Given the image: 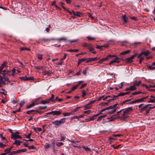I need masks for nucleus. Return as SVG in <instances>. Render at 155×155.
Instances as JSON below:
<instances>
[{
    "mask_svg": "<svg viewBox=\"0 0 155 155\" xmlns=\"http://www.w3.org/2000/svg\"><path fill=\"white\" fill-rule=\"evenodd\" d=\"M56 40L58 41H62L64 42L66 41H67V38H57Z\"/></svg>",
    "mask_w": 155,
    "mask_h": 155,
    "instance_id": "nucleus-26",
    "label": "nucleus"
},
{
    "mask_svg": "<svg viewBox=\"0 0 155 155\" xmlns=\"http://www.w3.org/2000/svg\"><path fill=\"white\" fill-rule=\"evenodd\" d=\"M140 44V42H135V43H132L131 44V45H139V44Z\"/></svg>",
    "mask_w": 155,
    "mask_h": 155,
    "instance_id": "nucleus-61",
    "label": "nucleus"
},
{
    "mask_svg": "<svg viewBox=\"0 0 155 155\" xmlns=\"http://www.w3.org/2000/svg\"><path fill=\"white\" fill-rule=\"evenodd\" d=\"M21 143V141H18V140H15L13 144H16V145L18 146V145H20V143Z\"/></svg>",
    "mask_w": 155,
    "mask_h": 155,
    "instance_id": "nucleus-25",
    "label": "nucleus"
},
{
    "mask_svg": "<svg viewBox=\"0 0 155 155\" xmlns=\"http://www.w3.org/2000/svg\"><path fill=\"white\" fill-rule=\"evenodd\" d=\"M147 67L150 70H153L155 69V66H154V65H153L152 64V65H149Z\"/></svg>",
    "mask_w": 155,
    "mask_h": 155,
    "instance_id": "nucleus-36",
    "label": "nucleus"
},
{
    "mask_svg": "<svg viewBox=\"0 0 155 155\" xmlns=\"http://www.w3.org/2000/svg\"><path fill=\"white\" fill-rule=\"evenodd\" d=\"M65 139V136H63L61 135V141H63Z\"/></svg>",
    "mask_w": 155,
    "mask_h": 155,
    "instance_id": "nucleus-60",
    "label": "nucleus"
},
{
    "mask_svg": "<svg viewBox=\"0 0 155 155\" xmlns=\"http://www.w3.org/2000/svg\"><path fill=\"white\" fill-rule=\"evenodd\" d=\"M78 49H74V50H72V49H69L67 51H69L71 52H77L78 51Z\"/></svg>",
    "mask_w": 155,
    "mask_h": 155,
    "instance_id": "nucleus-39",
    "label": "nucleus"
},
{
    "mask_svg": "<svg viewBox=\"0 0 155 155\" xmlns=\"http://www.w3.org/2000/svg\"><path fill=\"white\" fill-rule=\"evenodd\" d=\"M54 95H53V94H51V97L48 99L50 100V101L54 102Z\"/></svg>",
    "mask_w": 155,
    "mask_h": 155,
    "instance_id": "nucleus-32",
    "label": "nucleus"
},
{
    "mask_svg": "<svg viewBox=\"0 0 155 155\" xmlns=\"http://www.w3.org/2000/svg\"><path fill=\"white\" fill-rule=\"evenodd\" d=\"M73 14L78 17L81 16V13L79 12H73Z\"/></svg>",
    "mask_w": 155,
    "mask_h": 155,
    "instance_id": "nucleus-20",
    "label": "nucleus"
},
{
    "mask_svg": "<svg viewBox=\"0 0 155 155\" xmlns=\"http://www.w3.org/2000/svg\"><path fill=\"white\" fill-rule=\"evenodd\" d=\"M61 112L60 111H53L52 115H59L61 114Z\"/></svg>",
    "mask_w": 155,
    "mask_h": 155,
    "instance_id": "nucleus-15",
    "label": "nucleus"
},
{
    "mask_svg": "<svg viewBox=\"0 0 155 155\" xmlns=\"http://www.w3.org/2000/svg\"><path fill=\"white\" fill-rule=\"evenodd\" d=\"M64 144L62 142H56V145L58 147H60Z\"/></svg>",
    "mask_w": 155,
    "mask_h": 155,
    "instance_id": "nucleus-35",
    "label": "nucleus"
},
{
    "mask_svg": "<svg viewBox=\"0 0 155 155\" xmlns=\"http://www.w3.org/2000/svg\"><path fill=\"white\" fill-rule=\"evenodd\" d=\"M82 96L83 97H84L86 95V91H84L82 92Z\"/></svg>",
    "mask_w": 155,
    "mask_h": 155,
    "instance_id": "nucleus-51",
    "label": "nucleus"
},
{
    "mask_svg": "<svg viewBox=\"0 0 155 155\" xmlns=\"http://www.w3.org/2000/svg\"><path fill=\"white\" fill-rule=\"evenodd\" d=\"M50 147H51V145L46 143V145L45 146V149L48 148H49Z\"/></svg>",
    "mask_w": 155,
    "mask_h": 155,
    "instance_id": "nucleus-55",
    "label": "nucleus"
},
{
    "mask_svg": "<svg viewBox=\"0 0 155 155\" xmlns=\"http://www.w3.org/2000/svg\"><path fill=\"white\" fill-rule=\"evenodd\" d=\"M20 50L21 51H24V50H28V51H30V49L28 48H25V47H22V48H20Z\"/></svg>",
    "mask_w": 155,
    "mask_h": 155,
    "instance_id": "nucleus-48",
    "label": "nucleus"
},
{
    "mask_svg": "<svg viewBox=\"0 0 155 155\" xmlns=\"http://www.w3.org/2000/svg\"><path fill=\"white\" fill-rule=\"evenodd\" d=\"M72 114V112H71L69 113H63V115L64 116H69L70 115Z\"/></svg>",
    "mask_w": 155,
    "mask_h": 155,
    "instance_id": "nucleus-30",
    "label": "nucleus"
},
{
    "mask_svg": "<svg viewBox=\"0 0 155 155\" xmlns=\"http://www.w3.org/2000/svg\"><path fill=\"white\" fill-rule=\"evenodd\" d=\"M11 138L15 140L16 139L21 138L22 137L19 135L12 133L11 135Z\"/></svg>",
    "mask_w": 155,
    "mask_h": 155,
    "instance_id": "nucleus-7",
    "label": "nucleus"
},
{
    "mask_svg": "<svg viewBox=\"0 0 155 155\" xmlns=\"http://www.w3.org/2000/svg\"><path fill=\"white\" fill-rule=\"evenodd\" d=\"M66 118H62L59 120H56L52 122L53 124H54L55 125H58L62 124H64L65 122Z\"/></svg>",
    "mask_w": 155,
    "mask_h": 155,
    "instance_id": "nucleus-3",
    "label": "nucleus"
},
{
    "mask_svg": "<svg viewBox=\"0 0 155 155\" xmlns=\"http://www.w3.org/2000/svg\"><path fill=\"white\" fill-rule=\"evenodd\" d=\"M87 38L89 41H92L94 40L95 39V38L91 36H88L87 37Z\"/></svg>",
    "mask_w": 155,
    "mask_h": 155,
    "instance_id": "nucleus-34",
    "label": "nucleus"
},
{
    "mask_svg": "<svg viewBox=\"0 0 155 155\" xmlns=\"http://www.w3.org/2000/svg\"><path fill=\"white\" fill-rule=\"evenodd\" d=\"M137 55V54H135L134 55H132L130 57L127 58L126 59V61L127 62L129 63H131L134 61L133 59Z\"/></svg>",
    "mask_w": 155,
    "mask_h": 155,
    "instance_id": "nucleus-5",
    "label": "nucleus"
},
{
    "mask_svg": "<svg viewBox=\"0 0 155 155\" xmlns=\"http://www.w3.org/2000/svg\"><path fill=\"white\" fill-rule=\"evenodd\" d=\"M86 58H82L80 59H79V62H81V63L85 61L86 60Z\"/></svg>",
    "mask_w": 155,
    "mask_h": 155,
    "instance_id": "nucleus-53",
    "label": "nucleus"
},
{
    "mask_svg": "<svg viewBox=\"0 0 155 155\" xmlns=\"http://www.w3.org/2000/svg\"><path fill=\"white\" fill-rule=\"evenodd\" d=\"M50 101V100L48 99L46 100L42 101L41 103L45 104L49 103Z\"/></svg>",
    "mask_w": 155,
    "mask_h": 155,
    "instance_id": "nucleus-28",
    "label": "nucleus"
},
{
    "mask_svg": "<svg viewBox=\"0 0 155 155\" xmlns=\"http://www.w3.org/2000/svg\"><path fill=\"white\" fill-rule=\"evenodd\" d=\"M71 119H79V116H73V117H71Z\"/></svg>",
    "mask_w": 155,
    "mask_h": 155,
    "instance_id": "nucleus-63",
    "label": "nucleus"
},
{
    "mask_svg": "<svg viewBox=\"0 0 155 155\" xmlns=\"http://www.w3.org/2000/svg\"><path fill=\"white\" fill-rule=\"evenodd\" d=\"M91 112V111L90 110H86L84 111V113L85 114H90Z\"/></svg>",
    "mask_w": 155,
    "mask_h": 155,
    "instance_id": "nucleus-56",
    "label": "nucleus"
},
{
    "mask_svg": "<svg viewBox=\"0 0 155 155\" xmlns=\"http://www.w3.org/2000/svg\"><path fill=\"white\" fill-rule=\"evenodd\" d=\"M123 19L124 22H126L127 21V18L126 17L125 15H124L123 17Z\"/></svg>",
    "mask_w": 155,
    "mask_h": 155,
    "instance_id": "nucleus-45",
    "label": "nucleus"
},
{
    "mask_svg": "<svg viewBox=\"0 0 155 155\" xmlns=\"http://www.w3.org/2000/svg\"><path fill=\"white\" fill-rule=\"evenodd\" d=\"M118 104H116L113 106H111L109 107L106 108V109L107 110H110L107 111V113L108 114H114L115 113L116 110L118 108L117 106Z\"/></svg>",
    "mask_w": 155,
    "mask_h": 155,
    "instance_id": "nucleus-1",
    "label": "nucleus"
},
{
    "mask_svg": "<svg viewBox=\"0 0 155 155\" xmlns=\"http://www.w3.org/2000/svg\"><path fill=\"white\" fill-rule=\"evenodd\" d=\"M128 92H127L126 93H123V92H120L119 93V94H118L117 96H124L125 94H128Z\"/></svg>",
    "mask_w": 155,
    "mask_h": 155,
    "instance_id": "nucleus-33",
    "label": "nucleus"
},
{
    "mask_svg": "<svg viewBox=\"0 0 155 155\" xmlns=\"http://www.w3.org/2000/svg\"><path fill=\"white\" fill-rule=\"evenodd\" d=\"M6 66V63H3L2 65L1 66V67H0L1 68H2V70H3V68L5 66Z\"/></svg>",
    "mask_w": 155,
    "mask_h": 155,
    "instance_id": "nucleus-54",
    "label": "nucleus"
},
{
    "mask_svg": "<svg viewBox=\"0 0 155 155\" xmlns=\"http://www.w3.org/2000/svg\"><path fill=\"white\" fill-rule=\"evenodd\" d=\"M10 149H9V148L5 150L4 151L6 154L9 153L10 152Z\"/></svg>",
    "mask_w": 155,
    "mask_h": 155,
    "instance_id": "nucleus-42",
    "label": "nucleus"
},
{
    "mask_svg": "<svg viewBox=\"0 0 155 155\" xmlns=\"http://www.w3.org/2000/svg\"><path fill=\"white\" fill-rule=\"evenodd\" d=\"M143 53L145 56H147L150 53L149 51H143Z\"/></svg>",
    "mask_w": 155,
    "mask_h": 155,
    "instance_id": "nucleus-38",
    "label": "nucleus"
},
{
    "mask_svg": "<svg viewBox=\"0 0 155 155\" xmlns=\"http://www.w3.org/2000/svg\"><path fill=\"white\" fill-rule=\"evenodd\" d=\"M128 43V42L127 41H123L121 42V45H126Z\"/></svg>",
    "mask_w": 155,
    "mask_h": 155,
    "instance_id": "nucleus-37",
    "label": "nucleus"
},
{
    "mask_svg": "<svg viewBox=\"0 0 155 155\" xmlns=\"http://www.w3.org/2000/svg\"><path fill=\"white\" fill-rule=\"evenodd\" d=\"M5 144H3L2 142H0V147L1 148H3L6 146Z\"/></svg>",
    "mask_w": 155,
    "mask_h": 155,
    "instance_id": "nucleus-50",
    "label": "nucleus"
},
{
    "mask_svg": "<svg viewBox=\"0 0 155 155\" xmlns=\"http://www.w3.org/2000/svg\"><path fill=\"white\" fill-rule=\"evenodd\" d=\"M107 104V103L102 102L100 103L99 104V105L100 106H101V107H103L105 106Z\"/></svg>",
    "mask_w": 155,
    "mask_h": 155,
    "instance_id": "nucleus-47",
    "label": "nucleus"
},
{
    "mask_svg": "<svg viewBox=\"0 0 155 155\" xmlns=\"http://www.w3.org/2000/svg\"><path fill=\"white\" fill-rule=\"evenodd\" d=\"M44 73L45 74L49 75L50 74V72L49 71H45L44 72Z\"/></svg>",
    "mask_w": 155,
    "mask_h": 155,
    "instance_id": "nucleus-58",
    "label": "nucleus"
},
{
    "mask_svg": "<svg viewBox=\"0 0 155 155\" xmlns=\"http://www.w3.org/2000/svg\"><path fill=\"white\" fill-rule=\"evenodd\" d=\"M121 58H120L116 57L114 59L112 60L110 63L109 64L111 65V64L114 63H119L120 62V60H121Z\"/></svg>",
    "mask_w": 155,
    "mask_h": 155,
    "instance_id": "nucleus-4",
    "label": "nucleus"
},
{
    "mask_svg": "<svg viewBox=\"0 0 155 155\" xmlns=\"http://www.w3.org/2000/svg\"><path fill=\"white\" fill-rule=\"evenodd\" d=\"M108 96L106 97H104L103 96H102L100 97H99L98 99V101H100L101 99H102L103 100H104L107 99Z\"/></svg>",
    "mask_w": 155,
    "mask_h": 155,
    "instance_id": "nucleus-29",
    "label": "nucleus"
},
{
    "mask_svg": "<svg viewBox=\"0 0 155 155\" xmlns=\"http://www.w3.org/2000/svg\"><path fill=\"white\" fill-rule=\"evenodd\" d=\"M5 83L4 76H1L0 78V87H2Z\"/></svg>",
    "mask_w": 155,
    "mask_h": 155,
    "instance_id": "nucleus-8",
    "label": "nucleus"
},
{
    "mask_svg": "<svg viewBox=\"0 0 155 155\" xmlns=\"http://www.w3.org/2000/svg\"><path fill=\"white\" fill-rule=\"evenodd\" d=\"M20 78L21 79V80H24V81H27L28 80V78L26 77H23Z\"/></svg>",
    "mask_w": 155,
    "mask_h": 155,
    "instance_id": "nucleus-44",
    "label": "nucleus"
},
{
    "mask_svg": "<svg viewBox=\"0 0 155 155\" xmlns=\"http://www.w3.org/2000/svg\"><path fill=\"white\" fill-rule=\"evenodd\" d=\"M128 115L130 114L133 111L132 107H129L123 110Z\"/></svg>",
    "mask_w": 155,
    "mask_h": 155,
    "instance_id": "nucleus-6",
    "label": "nucleus"
},
{
    "mask_svg": "<svg viewBox=\"0 0 155 155\" xmlns=\"http://www.w3.org/2000/svg\"><path fill=\"white\" fill-rule=\"evenodd\" d=\"M148 103H154L155 101L154 99H149V101L148 102Z\"/></svg>",
    "mask_w": 155,
    "mask_h": 155,
    "instance_id": "nucleus-62",
    "label": "nucleus"
},
{
    "mask_svg": "<svg viewBox=\"0 0 155 155\" xmlns=\"http://www.w3.org/2000/svg\"><path fill=\"white\" fill-rule=\"evenodd\" d=\"M82 46L84 47H87L90 48L91 46V44L89 43H84L82 45Z\"/></svg>",
    "mask_w": 155,
    "mask_h": 155,
    "instance_id": "nucleus-23",
    "label": "nucleus"
},
{
    "mask_svg": "<svg viewBox=\"0 0 155 155\" xmlns=\"http://www.w3.org/2000/svg\"><path fill=\"white\" fill-rule=\"evenodd\" d=\"M89 51L92 53L93 54H96V51H94V49L92 48L91 47H91L90 48H89Z\"/></svg>",
    "mask_w": 155,
    "mask_h": 155,
    "instance_id": "nucleus-16",
    "label": "nucleus"
},
{
    "mask_svg": "<svg viewBox=\"0 0 155 155\" xmlns=\"http://www.w3.org/2000/svg\"><path fill=\"white\" fill-rule=\"evenodd\" d=\"M92 106V105H91L88 103L84 106V110H86L90 109Z\"/></svg>",
    "mask_w": 155,
    "mask_h": 155,
    "instance_id": "nucleus-19",
    "label": "nucleus"
},
{
    "mask_svg": "<svg viewBox=\"0 0 155 155\" xmlns=\"http://www.w3.org/2000/svg\"><path fill=\"white\" fill-rule=\"evenodd\" d=\"M98 59L97 57H95L94 58H90L88 59L87 61L86 62H88L91 61H95L98 60Z\"/></svg>",
    "mask_w": 155,
    "mask_h": 155,
    "instance_id": "nucleus-13",
    "label": "nucleus"
},
{
    "mask_svg": "<svg viewBox=\"0 0 155 155\" xmlns=\"http://www.w3.org/2000/svg\"><path fill=\"white\" fill-rule=\"evenodd\" d=\"M79 85H75L73 86L71 89V91H72L76 89L77 87Z\"/></svg>",
    "mask_w": 155,
    "mask_h": 155,
    "instance_id": "nucleus-49",
    "label": "nucleus"
},
{
    "mask_svg": "<svg viewBox=\"0 0 155 155\" xmlns=\"http://www.w3.org/2000/svg\"><path fill=\"white\" fill-rule=\"evenodd\" d=\"M141 82L140 81H134V84L135 86V87H137V86H138L139 85L141 84Z\"/></svg>",
    "mask_w": 155,
    "mask_h": 155,
    "instance_id": "nucleus-12",
    "label": "nucleus"
},
{
    "mask_svg": "<svg viewBox=\"0 0 155 155\" xmlns=\"http://www.w3.org/2000/svg\"><path fill=\"white\" fill-rule=\"evenodd\" d=\"M107 60V57H105L101 59L100 61H99L98 63L100 64H101L103 62L106 61Z\"/></svg>",
    "mask_w": 155,
    "mask_h": 155,
    "instance_id": "nucleus-24",
    "label": "nucleus"
},
{
    "mask_svg": "<svg viewBox=\"0 0 155 155\" xmlns=\"http://www.w3.org/2000/svg\"><path fill=\"white\" fill-rule=\"evenodd\" d=\"M42 55H43L42 54H38L37 56L38 59L41 60H42Z\"/></svg>",
    "mask_w": 155,
    "mask_h": 155,
    "instance_id": "nucleus-41",
    "label": "nucleus"
},
{
    "mask_svg": "<svg viewBox=\"0 0 155 155\" xmlns=\"http://www.w3.org/2000/svg\"><path fill=\"white\" fill-rule=\"evenodd\" d=\"M137 89V87H135V86L133 84V85L131 86L130 87L127 88L125 90L126 91H134L136 90Z\"/></svg>",
    "mask_w": 155,
    "mask_h": 155,
    "instance_id": "nucleus-9",
    "label": "nucleus"
},
{
    "mask_svg": "<svg viewBox=\"0 0 155 155\" xmlns=\"http://www.w3.org/2000/svg\"><path fill=\"white\" fill-rule=\"evenodd\" d=\"M42 68V66H36L35 67V68L38 69H41Z\"/></svg>",
    "mask_w": 155,
    "mask_h": 155,
    "instance_id": "nucleus-57",
    "label": "nucleus"
},
{
    "mask_svg": "<svg viewBox=\"0 0 155 155\" xmlns=\"http://www.w3.org/2000/svg\"><path fill=\"white\" fill-rule=\"evenodd\" d=\"M37 104H38V103H37L36 101H34L31 104L28 106H27L26 108H29L31 107L34 106L35 105Z\"/></svg>",
    "mask_w": 155,
    "mask_h": 155,
    "instance_id": "nucleus-14",
    "label": "nucleus"
},
{
    "mask_svg": "<svg viewBox=\"0 0 155 155\" xmlns=\"http://www.w3.org/2000/svg\"><path fill=\"white\" fill-rule=\"evenodd\" d=\"M115 115H113L110 118H107V119L109 120V121H112L114 120L116 118L115 117Z\"/></svg>",
    "mask_w": 155,
    "mask_h": 155,
    "instance_id": "nucleus-17",
    "label": "nucleus"
},
{
    "mask_svg": "<svg viewBox=\"0 0 155 155\" xmlns=\"http://www.w3.org/2000/svg\"><path fill=\"white\" fill-rule=\"evenodd\" d=\"M87 85V84L86 83H84L82 84L81 86L80 87V89H81L82 88H83L84 87H85Z\"/></svg>",
    "mask_w": 155,
    "mask_h": 155,
    "instance_id": "nucleus-64",
    "label": "nucleus"
},
{
    "mask_svg": "<svg viewBox=\"0 0 155 155\" xmlns=\"http://www.w3.org/2000/svg\"><path fill=\"white\" fill-rule=\"evenodd\" d=\"M145 101V98H141L136 99L133 101V103H141Z\"/></svg>",
    "mask_w": 155,
    "mask_h": 155,
    "instance_id": "nucleus-10",
    "label": "nucleus"
},
{
    "mask_svg": "<svg viewBox=\"0 0 155 155\" xmlns=\"http://www.w3.org/2000/svg\"><path fill=\"white\" fill-rule=\"evenodd\" d=\"M80 108V107H77L75 108V109L73 110V111H72V112H75L77 111Z\"/></svg>",
    "mask_w": 155,
    "mask_h": 155,
    "instance_id": "nucleus-59",
    "label": "nucleus"
},
{
    "mask_svg": "<svg viewBox=\"0 0 155 155\" xmlns=\"http://www.w3.org/2000/svg\"><path fill=\"white\" fill-rule=\"evenodd\" d=\"M83 148L86 151H89L91 150V149L87 147H84Z\"/></svg>",
    "mask_w": 155,
    "mask_h": 155,
    "instance_id": "nucleus-46",
    "label": "nucleus"
},
{
    "mask_svg": "<svg viewBox=\"0 0 155 155\" xmlns=\"http://www.w3.org/2000/svg\"><path fill=\"white\" fill-rule=\"evenodd\" d=\"M28 148L29 149H36V147L33 145L28 146Z\"/></svg>",
    "mask_w": 155,
    "mask_h": 155,
    "instance_id": "nucleus-40",
    "label": "nucleus"
},
{
    "mask_svg": "<svg viewBox=\"0 0 155 155\" xmlns=\"http://www.w3.org/2000/svg\"><path fill=\"white\" fill-rule=\"evenodd\" d=\"M38 112V111L37 110H28L26 112V113L28 114H31L32 113L33 114H35V113H33V112Z\"/></svg>",
    "mask_w": 155,
    "mask_h": 155,
    "instance_id": "nucleus-18",
    "label": "nucleus"
},
{
    "mask_svg": "<svg viewBox=\"0 0 155 155\" xmlns=\"http://www.w3.org/2000/svg\"><path fill=\"white\" fill-rule=\"evenodd\" d=\"M122 110H121L117 112V114L119 115V117L124 119L127 118L128 115L127 114V113H125L124 110L123 112L121 113L120 114H119L121 112Z\"/></svg>",
    "mask_w": 155,
    "mask_h": 155,
    "instance_id": "nucleus-2",
    "label": "nucleus"
},
{
    "mask_svg": "<svg viewBox=\"0 0 155 155\" xmlns=\"http://www.w3.org/2000/svg\"><path fill=\"white\" fill-rule=\"evenodd\" d=\"M106 115H104L99 116L97 120L98 121H100L102 119L105 117L106 116Z\"/></svg>",
    "mask_w": 155,
    "mask_h": 155,
    "instance_id": "nucleus-27",
    "label": "nucleus"
},
{
    "mask_svg": "<svg viewBox=\"0 0 155 155\" xmlns=\"http://www.w3.org/2000/svg\"><path fill=\"white\" fill-rule=\"evenodd\" d=\"M96 119V118H95L94 116H93L91 117L88 118L86 120L87 122L90 121L91 120H93Z\"/></svg>",
    "mask_w": 155,
    "mask_h": 155,
    "instance_id": "nucleus-21",
    "label": "nucleus"
},
{
    "mask_svg": "<svg viewBox=\"0 0 155 155\" xmlns=\"http://www.w3.org/2000/svg\"><path fill=\"white\" fill-rule=\"evenodd\" d=\"M130 52V50H128L121 53L120 54L124 55L127 54Z\"/></svg>",
    "mask_w": 155,
    "mask_h": 155,
    "instance_id": "nucleus-31",
    "label": "nucleus"
},
{
    "mask_svg": "<svg viewBox=\"0 0 155 155\" xmlns=\"http://www.w3.org/2000/svg\"><path fill=\"white\" fill-rule=\"evenodd\" d=\"M27 151V150L25 148H24L22 149L19 150H17L16 151H14L15 153H19L21 152H25Z\"/></svg>",
    "mask_w": 155,
    "mask_h": 155,
    "instance_id": "nucleus-11",
    "label": "nucleus"
},
{
    "mask_svg": "<svg viewBox=\"0 0 155 155\" xmlns=\"http://www.w3.org/2000/svg\"><path fill=\"white\" fill-rule=\"evenodd\" d=\"M1 90L3 91V92H1V93L2 94H4L5 95H6L7 91L3 88L1 89Z\"/></svg>",
    "mask_w": 155,
    "mask_h": 155,
    "instance_id": "nucleus-43",
    "label": "nucleus"
},
{
    "mask_svg": "<svg viewBox=\"0 0 155 155\" xmlns=\"http://www.w3.org/2000/svg\"><path fill=\"white\" fill-rule=\"evenodd\" d=\"M141 93H142V92L140 91H137V92H133L132 93V94L133 95H134L138 94H140Z\"/></svg>",
    "mask_w": 155,
    "mask_h": 155,
    "instance_id": "nucleus-52",
    "label": "nucleus"
},
{
    "mask_svg": "<svg viewBox=\"0 0 155 155\" xmlns=\"http://www.w3.org/2000/svg\"><path fill=\"white\" fill-rule=\"evenodd\" d=\"M88 71V69L87 68H85L83 70V74L85 75H87V72Z\"/></svg>",
    "mask_w": 155,
    "mask_h": 155,
    "instance_id": "nucleus-22",
    "label": "nucleus"
}]
</instances>
